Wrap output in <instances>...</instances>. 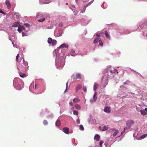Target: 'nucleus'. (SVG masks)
I'll list each match as a JSON object with an SVG mask.
<instances>
[{"mask_svg":"<svg viewBox=\"0 0 147 147\" xmlns=\"http://www.w3.org/2000/svg\"><path fill=\"white\" fill-rule=\"evenodd\" d=\"M134 121L131 120H129L127 121L126 122V125L127 127H125L124 128V130H127L129 129L134 124Z\"/></svg>","mask_w":147,"mask_h":147,"instance_id":"nucleus-1","label":"nucleus"},{"mask_svg":"<svg viewBox=\"0 0 147 147\" xmlns=\"http://www.w3.org/2000/svg\"><path fill=\"white\" fill-rule=\"evenodd\" d=\"M16 79H15L14 80L13 85L16 87L17 89L18 90H21L23 88V86L21 84H19L16 82Z\"/></svg>","mask_w":147,"mask_h":147,"instance_id":"nucleus-2","label":"nucleus"},{"mask_svg":"<svg viewBox=\"0 0 147 147\" xmlns=\"http://www.w3.org/2000/svg\"><path fill=\"white\" fill-rule=\"evenodd\" d=\"M25 30V27L24 26L21 25L18 26V30L19 32H21L23 30Z\"/></svg>","mask_w":147,"mask_h":147,"instance_id":"nucleus-3","label":"nucleus"},{"mask_svg":"<svg viewBox=\"0 0 147 147\" xmlns=\"http://www.w3.org/2000/svg\"><path fill=\"white\" fill-rule=\"evenodd\" d=\"M63 132L66 134H69V128L67 127H64L63 128Z\"/></svg>","mask_w":147,"mask_h":147,"instance_id":"nucleus-4","label":"nucleus"},{"mask_svg":"<svg viewBox=\"0 0 147 147\" xmlns=\"http://www.w3.org/2000/svg\"><path fill=\"white\" fill-rule=\"evenodd\" d=\"M104 111L106 113H110V108L108 107L105 108L104 109Z\"/></svg>","mask_w":147,"mask_h":147,"instance_id":"nucleus-5","label":"nucleus"},{"mask_svg":"<svg viewBox=\"0 0 147 147\" xmlns=\"http://www.w3.org/2000/svg\"><path fill=\"white\" fill-rule=\"evenodd\" d=\"M113 131H115L113 134V136L114 137L116 136L119 132V131L117 129H113Z\"/></svg>","mask_w":147,"mask_h":147,"instance_id":"nucleus-6","label":"nucleus"},{"mask_svg":"<svg viewBox=\"0 0 147 147\" xmlns=\"http://www.w3.org/2000/svg\"><path fill=\"white\" fill-rule=\"evenodd\" d=\"M5 3L6 5L7 6L8 8L10 7L11 6V4L8 0H6L5 2Z\"/></svg>","mask_w":147,"mask_h":147,"instance_id":"nucleus-7","label":"nucleus"},{"mask_svg":"<svg viewBox=\"0 0 147 147\" xmlns=\"http://www.w3.org/2000/svg\"><path fill=\"white\" fill-rule=\"evenodd\" d=\"M100 136L98 134H96L95 136L94 139L97 141H99L100 140Z\"/></svg>","mask_w":147,"mask_h":147,"instance_id":"nucleus-8","label":"nucleus"},{"mask_svg":"<svg viewBox=\"0 0 147 147\" xmlns=\"http://www.w3.org/2000/svg\"><path fill=\"white\" fill-rule=\"evenodd\" d=\"M105 34L107 38L109 39H110V37L109 35V34L107 32V31L106 30L105 31Z\"/></svg>","mask_w":147,"mask_h":147,"instance_id":"nucleus-9","label":"nucleus"},{"mask_svg":"<svg viewBox=\"0 0 147 147\" xmlns=\"http://www.w3.org/2000/svg\"><path fill=\"white\" fill-rule=\"evenodd\" d=\"M68 47V46L67 45H66L65 43H64L63 44H62L59 46L60 48H64L65 47L66 48H67Z\"/></svg>","mask_w":147,"mask_h":147,"instance_id":"nucleus-10","label":"nucleus"},{"mask_svg":"<svg viewBox=\"0 0 147 147\" xmlns=\"http://www.w3.org/2000/svg\"><path fill=\"white\" fill-rule=\"evenodd\" d=\"M98 84L96 83H94L93 86V90L95 91L97 88Z\"/></svg>","mask_w":147,"mask_h":147,"instance_id":"nucleus-11","label":"nucleus"},{"mask_svg":"<svg viewBox=\"0 0 147 147\" xmlns=\"http://www.w3.org/2000/svg\"><path fill=\"white\" fill-rule=\"evenodd\" d=\"M141 114L143 115H145L147 114V113L144 110H141L140 111Z\"/></svg>","mask_w":147,"mask_h":147,"instance_id":"nucleus-12","label":"nucleus"},{"mask_svg":"<svg viewBox=\"0 0 147 147\" xmlns=\"http://www.w3.org/2000/svg\"><path fill=\"white\" fill-rule=\"evenodd\" d=\"M97 97L96 96H93L92 99L90 100V102L91 103H93L95 101Z\"/></svg>","mask_w":147,"mask_h":147,"instance_id":"nucleus-13","label":"nucleus"},{"mask_svg":"<svg viewBox=\"0 0 147 147\" xmlns=\"http://www.w3.org/2000/svg\"><path fill=\"white\" fill-rule=\"evenodd\" d=\"M43 16L41 14L38 13L37 14V16H36V18H41L43 17Z\"/></svg>","mask_w":147,"mask_h":147,"instance_id":"nucleus-14","label":"nucleus"},{"mask_svg":"<svg viewBox=\"0 0 147 147\" xmlns=\"http://www.w3.org/2000/svg\"><path fill=\"white\" fill-rule=\"evenodd\" d=\"M23 64L25 66V67H28V63L27 61H25L24 59H23Z\"/></svg>","mask_w":147,"mask_h":147,"instance_id":"nucleus-15","label":"nucleus"},{"mask_svg":"<svg viewBox=\"0 0 147 147\" xmlns=\"http://www.w3.org/2000/svg\"><path fill=\"white\" fill-rule=\"evenodd\" d=\"M19 74L20 77L22 78H24L26 77V75L23 73L22 72H19Z\"/></svg>","mask_w":147,"mask_h":147,"instance_id":"nucleus-16","label":"nucleus"},{"mask_svg":"<svg viewBox=\"0 0 147 147\" xmlns=\"http://www.w3.org/2000/svg\"><path fill=\"white\" fill-rule=\"evenodd\" d=\"M75 108L77 109H78V110H80V109H81V107L80 106V105L77 104H76L75 105Z\"/></svg>","mask_w":147,"mask_h":147,"instance_id":"nucleus-17","label":"nucleus"},{"mask_svg":"<svg viewBox=\"0 0 147 147\" xmlns=\"http://www.w3.org/2000/svg\"><path fill=\"white\" fill-rule=\"evenodd\" d=\"M81 75L80 74H76V76H75V78H76V79H80L81 78Z\"/></svg>","mask_w":147,"mask_h":147,"instance_id":"nucleus-18","label":"nucleus"},{"mask_svg":"<svg viewBox=\"0 0 147 147\" xmlns=\"http://www.w3.org/2000/svg\"><path fill=\"white\" fill-rule=\"evenodd\" d=\"M101 39L100 38H97L95 39L94 41V44L97 43Z\"/></svg>","mask_w":147,"mask_h":147,"instance_id":"nucleus-19","label":"nucleus"},{"mask_svg":"<svg viewBox=\"0 0 147 147\" xmlns=\"http://www.w3.org/2000/svg\"><path fill=\"white\" fill-rule=\"evenodd\" d=\"M19 24L18 22L14 23L13 24L12 26L13 27H17L19 26Z\"/></svg>","mask_w":147,"mask_h":147,"instance_id":"nucleus-20","label":"nucleus"},{"mask_svg":"<svg viewBox=\"0 0 147 147\" xmlns=\"http://www.w3.org/2000/svg\"><path fill=\"white\" fill-rule=\"evenodd\" d=\"M61 122L59 120H57L56 122V125L57 126H59L60 125Z\"/></svg>","mask_w":147,"mask_h":147,"instance_id":"nucleus-21","label":"nucleus"},{"mask_svg":"<svg viewBox=\"0 0 147 147\" xmlns=\"http://www.w3.org/2000/svg\"><path fill=\"white\" fill-rule=\"evenodd\" d=\"M80 101V99L78 98H74L73 100V101L74 102H78Z\"/></svg>","mask_w":147,"mask_h":147,"instance_id":"nucleus-22","label":"nucleus"},{"mask_svg":"<svg viewBox=\"0 0 147 147\" xmlns=\"http://www.w3.org/2000/svg\"><path fill=\"white\" fill-rule=\"evenodd\" d=\"M57 42L56 40H53L52 42L51 43L52 45H53V46L55 45L56 44Z\"/></svg>","mask_w":147,"mask_h":147,"instance_id":"nucleus-23","label":"nucleus"},{"mask_svg":"<svg viewBox=\"0 0 147 147\" xmlns=\"http://www.w3.org/2000/svg\"><path fill=\"white\" fill-rule=\"evenodd\" d=\"M53 40L51 38H49L48 39V42L49 44H51Z\"/></svg>","mask_w":147,"mask_h":147,"instance_id":"nucleus-24","label":"nucleus"},{"mask_svg":"<svg viewBox=\"0 0 147 147\" xmlns=\"http://www.w3.org/2000/svg\"><path fill=\"white\" fill-rule=\"evenodd\" d=\"M108 127L106 126H104L103 127V129H102V131H105V130L107 129H108Z\"/></svg>","mask_w":147,"mask_h":147,"instance_id":"nucleus-25","label":"nucleus"},{"mask_svg":"<svg viewBox=\"0 0 147 147\" xmlns=\"http://www.w3.org/2000/svg\"><path fill=\"white\" fill-rule=\"evenodd\" d=\"M43 123L45 125H47L48 124V122L46 120H44L43 121Z\"/></svg>","mask_w":147,"mask_h":147,"instance_id":"nucleus-26","label":"nucleus"},{"mask_svg":"<svg viewBox=\"0 0 147 147\" xmlns=\"http://www.w3.org/2000/svg\"><path fill=\"white\" fill-rule=\"evenodd\" d=\"M80 129L82 131H83L84 130V127L83 125H80Z\"/></svg>","mask_w":147,"mask_h":147,"instance_id":"nucleus-27","label":"nucleus"},{"mask_svg":"<svg viewBox=\"0 0 147 147\" xmlns=\"http://www.w3.org/2000/svg\"><path fill=\"white\" fill-rule=\"evenodd\" d=\"M147 136V134H144L142 136H140V138H141V139H143L145 138L146 136Z\"/></svg>","mask_w":147,"mask_h":147,"instance_id":"nucleus-28","label":"nucleus"},{"mask_svg":"<svg viewBox=\"0 0 147 147\" xmlns=\"http://www.w3.org/2000/svg\"><path fill=\"white\" fill-rule=\"evenodd\" d=\"M78 111H77L75 110L73 111V114L74 115H78Z\"/></svg>","mask_w":147,"mask_h":147,"instance_id":"nucleus-29","label":"nucleus"},{"mask_svg":"<svg viewBox=\"0 0 147 147\" xmlns=\"http://www.w3.org/2000/svg\"><path fill=\"white\" fill-rule=\"evenodd\" d=\"M92 3V2H90L89 3H88V4L86 5L85 6H84V11H85V9H86V7H87L89 5H90L91 4V3Z\"/></svg>","mask_w":147,"mask_h":147,"instance_id":"nucleus-30","label":"nucleus"},{"mask_svg":"<svg viewBox=\"0 0 147 147\" xmlns=\"http://www.w3.org/2000/svg\"><path fill=\"white\" fill-rule=\"evenodd\" d=\"M45 18H43L42 19L39 20H38V21L39 22H43L45 20Z\"/></svg>","mask_w":147,"mask_h":147,"instance_id":"nucleus-31","label":"nucleus"},{"mask_svg":"<svg viewBox=\"0 0 147 147\" xmlns=\"http://www.w3.org/2000/svg\"><path fill=\"white\" fill-rule=\"evenodd\" d=\"M104 142L102 140H100V146L101 147H102V144L104 143Z\"/></svg>","mask_w":147,"mask_h":147,"instance_id":"nucleus-32","label":"nucleus"},{"mask_svg":"<svg viewBox=\"0 0 147 147\" xmlns=\"http://www.w3.org/2000/svg\"><path fill=\"white\" fill-rule=\"evenodd\" d=\"M99 42V45L100 46H103V44L102 43L101 41V39H100V40L98 42Z\"/></svg>","mask_w":147,"mask_h":147,"instance_id":"nucleus-33","label":"nucleus"},{"mask_svg":"<svg viewBox=\"0 0 147 147\" xmlns=\"http://www.w3.org/2000/svg\"><path fill=\"white\" fill-rule=\"evenodd\" d=\"M117 70L114 69L113 70H111L110 71V72H111V73L113 74V73L116 72H117Z\"/></svg>","mask_w":147,"mask_h":147,"instance_id":"nucleus-34","label":"nucleus"},{"mask_svg":"<svg viewBox=\"0 0 147 147\" xmlns=\"http://www.w3.org/2000/svg\"><path fill=\"white\" fill-rule=\"evenodd\" d=\"M66 89L65 91H64V92H66V91L67 90V89L68 87V82H67V83H66Z\"/></svg>","mask_w":147,"mask_h":147,"instance_id":"nucleus-35","label":"nucleus"},{"mask_svg":"<svg viewBox=\"0 0 147 147\" xmlns=\"http://www.w3.org/2000/svg\"><path fill=\"white\" fill-rule=\"evenodd\" d=\"M81 88V86L77 87L76 88V92H77Z\"/></svg>","mask_w":147,"mask_h":147,"instance_id":"nucleus-36","label":"nucleus"},{"mask_svg":"<svg viewBox=\"0 0 147 147\" xmlns=\"http://www.w3.org/2000/svg\"><path fill=\"white\" fill-rule=\"evenodd\" d=\"M83 91L85 92H86L87 91V89L86 87H84L82 88Z\"/></svg>","mask_w":147,"mask_h":147,"instance_id":"nucleus-37","label":"nucleus"},{"mask_svg":"<svg viewBox=\"0 0 147 147\" xmlns=\"http://www.w3.org/2000/svg\"><path fill=\"white\" fill-rule=\"evenodd\" d=\"M24 25L26 27H29L30 25L29 24H24Z\"/></svg>","mask_w":147,"mask_h":147,"instance_id":"nucleus-38","label":"nucleus"},{"mask_svg":"<svg viewBox=\"0 0 147 147\" xmlns=\"http://www.w3.org/2000/svg\"><path fill=\"white\" fill-rule=\"evenodd\" d=\"M70 52L71 53H75V51L73 49H71L70 50Z\"/></svg>","mask_w":147,"mask_h":147,"instance_id":"nucleus-39","label":"nucleus"},{"mask_svg":"<svg viewBox=\"0 0 147 147\" xmlns=\"http://www.w3.org/2000/svg\"><path fill=\"white\" fill-rule=\"evenodd\" d=\"M19 57V54H18L16 56V60L17 62H18V58Z\"/></svg>","mask_w":147,"mask_h":147,"instance_id":"nucleus-40","label":"nucleus"},{"mask_svg":"<svg viewBox=\"0 0 147 147\" xmlns=\"http://www.w3.org/2000/svg\"><path fill=\"white\" fill-rule=\"evenodd\" d=\"M59 26L60 27H61L63 26V23H62L61 22L59 23Z\"/></svg>","mask_w":147,"mask_h":147,"instance_id":"nucleus-41","label":"nucleus"},{"mask_svg":"<svg viewBox=\"0 0 147 147\" xmlns=\"http://www.w3.org/2000/svg\"><path fill=\"white\" fill-rule=\"evenodd\" d=\"M69 105L71 106H72L73 105V103L71 102H69Z\"/></svg>","mask_w":147,"mask_h":147,"instance_id":"nucleus-42","label":"nucleus"},{"mask_svg":"<svg viewBox=\"0 0 147 147\" xmlns=\"http://www.w3.org/2000/svg\"><path fill=\"white\" fill-rule=\"evenodd\" d=\"M0 13L2 14H5V13L1 10H0Z\"/></svg>","mask_w":147,"mask_h":147,"instance_id":"nucleus-43","label":"nucleus"},{"mask_svg":"<svg viewBox=\"0 0 147 147\" xmlns=\"http://www.w3.org/2000/svg\"><path fill=\"white\" fill-rule=\"evenodd\" d=\"M96 94H97V92H95L94 94V96H96Z\"/></svg>","mask_w":147,"mask_h":147,"instance_id":"nucleus-44","label":"nucleus"},{"mask_svg":"<svg viewBox=\"0 0 147 147\" xmlns=\"http://www.w3.org/2000/svg\"><path fill=\"white\" fill-rule=\"evenodd\" d=\"M96 36H97V37H99L100 36V34H96Z\"/></svg>","mask_w":147,"mask_h":147,"instance_id":"nucleus-45","label":"nucleus"},{"mask_svg":"<svg viewBox=\"0 0 147 147\" xmlns=\"http://www.w3.org/2000/svg\"><path fill=\"white\" fill-rule=\"evenodd\" d=\"M125 130L124 129V130L122 131V132H121V134H123V133H124L125 132Z\"/></svg>","mask_w":147,"mask_h":147,"instance_id":"nucleus-46","label":"nucleus"},{"mask_svg":"<svg viewBox=\"0 0 147 147\" xmlns=\"http://www.w3.org/2000/svg\"><path fill=\"white\" fill-rule=\"evenodd\" d=\"M12 38H11L10 37H9V39L11 41H12Z\"/></svg>","mask_w":147,"mask_h":147,"instance_id":"nucleus-47","label":"nucleus"},{"mask_svg":"<svg viewBox=\"0 0 147 147\" xmlns=\"http://www.w3.org/2000/svg\"><path fill=\"white\" fill-rule=\"evenodd\" d=\"M99 128V129H100V130H101V129H102V127H101V126H99L98 127Z\"/></svg>","mask_w":147,"mask_h":147,"instance_id":"nucleus-48","label":"nucleus"},{"mask_svg":"<svg viewBox=\"0 0 147 147\" xmlns=\"http://www.w3.org/2000/svg\"><path fill=\"white\" fill-rule=\"evenodd\" d=\"M22 36H24V32H22Z\"/></svg>","mask_w":147,"mask_h":147,"instance_id":"nucleus-49","label":"nucleus"},{"mask_svg":"<svg viewBox=\"0 0 147 147\" xmlns=\"http://www.w3.org/2000/svg\"><path fill=\"white\" fill-rule=\"evenodd\" d=\"M145 111H147V108H145V110H144Z\"/></svg>","mask_w":147,"mask_h":147,"instance_id":"nucleus-50","label":"nucleus"},{"mask_svg":"<svg viewBox=\"0 0 147 147\" xmlns=\"http://www.w3.org/2000/svg\"><path fill=\"white\" fill-rule=\"evenodd\" d=\"M126 84V83L125 82L123 83V84Z\"/></svg>","mask_w":147,"mask_h":147,"instance_id":"nucleus-51","label":"nucleus"},{"mask_svg":"<svg viewBox=\"0 0 147 147\" xmlns=\"http://www.w3.org/2000/svg\"><path fill=\"white\" fill-rule=\"evenodd\" d=\"M80 121H79V123H78V121H77V123H80Z\"/></svg>","mask_w":147,"mask_h":147,"instance_id":"nucleus-52","label":"nucleus"},{"mask_svg":"<svg viewBox=\"0 0 147 147\" xmlns=\"http://www.w3.org/2000/svg\"><path fill=\"white\" fill-rule=\"evenodd\" d=\"M66 5H68V3H66Z\"/></svg>","mask_w":147,"mask_h":147,"instance_id":"nucleus-53","label":"nucleus"},{"mask_svg":"<svg viewBox=\"0 0 147 147\" xmlns=\"http://www.w3.org/2000/svg\"><path fill=\"white\" fill-rule=\"evenodd\" d=\"M146 24L147 25V22H146Z\"/></svg>","mask_w":147,"mask_h":147,"instance_id":"nucleus-54","label":"nucleus"},{"mask_svg":"<svg viewBox=\"0 0 147 147\" xmlns=\"http://www.w3.org/2000/svg\"><path fill=\"white\" fill-rule=\"evenodd\" d=\"M82 1H83V0H82Z\"/></svg>","mask_w":147,"mask_h":147,"instance_id":"nucleus-55","label":"nucleus"}]
</instances>
